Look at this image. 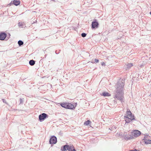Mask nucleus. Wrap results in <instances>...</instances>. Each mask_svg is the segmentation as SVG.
<instances>
[{"label": "nucleus", "mask_w": 151, "mask_h": 151, "mask_svg": "<svg viewBox=\"0 0 151 151\" xmlns=\"http://www.w3.org/2000/svg\"><path fill=\"white\" fill-rule=\"evenodd\" d=\"M141 134V132L137 130H134L133 132H132V134L133 136L135 137H138Z\"/></svg>", "instance_id": "nucleus-7"}, {"label": "nucleus", "mask_w": 151, "mask_h": 151, "mask_svg": "<svg viewBox=\"0 0 151 151\" xmlns=\"http://www.w3.org/2000/svg\"><path fill=\"white\" fill-rule=\"evenodd\" d=\"M99 26V23L96 19H94L91 24V28L92 29H95L97 28Z\"/></svg>", "instance_id": "nucleus-3"}, {"label": "nucleus", "mask_w": 151, "mask_h": 151, "mask_svg": "<svg viewBox=\"0 0 151 151\" xmlns=\"http://www.w3.org/2000/svg\"><path fill=\"white\" fill-rule=\"evenodd\" d=\"M149 96H151V93L149 95Z\"/></svg>", "instance_id": "nucleus-35"}, {"label": "nucleus", "mask_w": 151, "mask_h": 151, "mask_svg": "<svg viewBox=\"0 0 151 151\" xmlns=\"http://www.w3.org/2000/svg\"><path fill=\"white\" fill-rule=\"evenodd\" d=\"M94 61L95 62H91V63H98L99 62V60L97 59H95V60H94Z\"/></svg>", "instance_id": "nucleus-23"}, {"label": "nucleus", "mask_w": 151, "mask_h": 151, "mask_svg": "<svg viewBox=\"0 0 151 151\" xmlns=\"http://www.w3.org/2000/svg\"><path fill=\"white\" fill-rule=\"evenodd\" d=\"M125 80L120 79L115 85L116 89L114 91V98L115 99L119 100L122 103L123 101V88L124 85Z\"/></svg>", "instance_id": "nucleus-1"}, {"label": "nucleus", "mask_w": 151, "mask_h": 151, "mask_svg": "<svg viewBox=\"0 0 151 151\" xmlns=\"http://www.w3.org/2000/svg\"><path fill=\"white\" fill-rule=\"evenodd\" d=\"M48 117V115L45 113H43L39 116V120L40 122H42Z\"/></svg>", "instance_id": "nucleus-2"}, {"label": "nucleus", "mask_w": 151, "mask_h": 151, "mask_svg": "<svg viewBox=\"0 0 151 151\" xmlns=\"http://www.w3.org/2000/svg\"><path fill=\"white\" fill-rule=\"evenodd\" d=\"M46 55H45V58H46Z\"/></svg>", "instance_id": "nucleus-32"}, {"label": "nucleus", "mask_w": 151, "mask_h": 151, "mask_svg": "<svg viewBox=\"0 0 151 151\" xmlns=\"http://www.w3.org/2000/svg\"><path fill=\"white\" fill-rule=\"evenodd\" d=\"M123 136L124 137V139L126 140H128L134 138V137L132 136V135H131V134H126L125 135L124 134Z\"/></svg>", "instance_id": "nucleus-10"}, {"label": "nucleus", "mask_w": 151, "mask_h": 151, "mask_svg": "<svg viewBox=\"0 0 151 151\" xmlns=\"http://www.w3.org/2000/svg\"><path fill=\"white\" fill-rule=\"evenodd\" d=\"M60 105L61 106L65 109H67V103H60Z\"/></svg>", "instance_id": "nucleus-15"}, {"label": "nucleus", "mask_w": 151, "mask_h": 151, "mask_svg": "<svg viewBox=\"0 0 151 151\" xmlns=\"http://www.w3.org/2000/svg\"><path fill=\"white\" fill-rule=\"evenodd\" d=\"M75 105L70 103H67V109L73 110L75 109L77 104V103H75Z\"/></svg>", "instance_id": "nucleus-6"}, {"label": "nucleus", "mask_w": 151, "mask_h": 151, "mask_svg": "<svg viewBox=\"0 0 151 151\" xmlns=\"http://www.w3.org/2000/svg\"><path fill=\"white\" fill-rule=\"evenodd\" d=\"M68 147V145H65L61 147L60 150L61 151H67Z\"/></svg>", "instance_id": "nucleus-12"}, {"label": "nucleus", "mask_w": 151, "mask_h": 151, "mask_svg": "<svg viewBox=\"0 0 151 151\" xmlns=\"http://www.w3.org/2000/svg\"><path fill=\"white\" fill-rule=\"evenodd\" d=\"M37 22V21H35V22Z\"/></svg>", "instance_id": "nucleus-37"}, {"label": "nucleus", "mask_w": 151, "mask_h": 151, "mask_svg": "<svg viewBox=\"0 0 151 151\" xmlns=\"http://www.w3.org/2000/svg\"><path fill=\"white\" fill-rule=\"evenodd\" d=\"M101 95L104 97L109 96H111V94H110L108 92H103Z\"/></svg>", "instance_id": "nucleus-14"}, {"label": "nucleus", "mask_w": 151, "mask_h": 151, "mask_svg": "<svg viewBox=\"0 0 151 151\" xmlns=\"http://www.w3.org/2000/svg\"><path fill=\"white\" fill-rule=\"evenodd\" d=\"M143 139L145 144H151V140L150 139H147L146 138H145V137Z\"/></svg>", "instance_id": "nucleus-13"}, {"label": "nucleus", "mask_w": 151, "mask_h": 151, "mask_svg": "<svg viewBox=\"0 0 151 151\" xmlns=\"http://www.w3.org/2000/svg\"><path fill=\"white\" fill-rule=\"evenodd\" d=\"M37 22V21H35V22Z\"/></svg>", "instance_id": "nucleus-36"}, {"label": "nucleus", "mask_w": 151, "mask_h": 151, "mask_svg": "<svg viewBox=\"0 0 151 151\" xmlns=\"http://www.w3.org/2000/svg\"><path fill=\"white\" fill-rule=\"evenodd\" d=\"M35 61L33 60H32L29 61V63L31 66H33L35 64Z\"/></svg>", "instance_id": "nucleus-18"}, {"label": "nucleus", "mask_w": 151, "mask_h": 151, "mask_svg": "<svg viewBox=\"0 0 151 151\" xmlns=\"http://www.w3.org/2000/svg\"><path fill=\"white\" fill-rule=\"evenodd\" d=\"M18 26H19V27H20V28H24V27H23V24L22 23H21L20 22H19L18 23Z\"/></svg>", "instance_id": "nucleus-21"}, {"label": "nucleus", "mask_w": 151, "mask_h": 151, "mask_svg": "<svg viewBox=\"0 0 151 151\" xmlns=\"http://www.w3.org/2000/svg\"><path fill=\"white\" fill-rule=\"evenodd\" d=\"M7 36V34L4 32H1L0 33V40H4Z\"/></svg>", "instance_id": "nucleus-9"}, {"label": "nucleus", "mask_w": 151, "mask_h": 151, "mask_svg": "<svg viewBox=\"0 0 151 151\" xmlns=\"http://www.w3.org/2000/svg\"><path fill=\"white\" fill-rule=\"evenodd\" d=\"M101 64L102 66H105V63L104 62H102L101 63Z\"/></svg>", "instance_id": "nucleus-27"}, {"label": "nucleus", "mask_w": 151, "mask_h": 151, "mask_svg": "<svg viewBox=\"0 0 151 151\" xmlns=\"http://www.w3.org/2000/svg\"><path fill=\"white\" fill-rule=\"evenodd\" d=\"M2 100L3 102L5 103L6 104H7V103H6V101L5 99H2Z\"/></svg>", "instance_id": "nucleus-28"}, {"label": "nucleus", "mask_w": 151, "mask_h": 151, "mask_svg": "<svg viewBox=\"0 0 151 151\" xmlns=\"http://www.w3.org/2000/svg\"><path fill=\"white\" fill-rule=\"evenodd\" d=\"M133 66V64L132 63H128L126 65V69L127 70L128 69H129L131 67H132Z\"/></svg>", "instance_id": "nucleus-17"}, {"label": "nucleus", "mask_w": 151, "mask_h": 151, "mask_svg": "<svg viewBox=\"0 0 151 151\" xmlns=\"http://www.w3.org/2000/svg\"><path fill=\"white\" fill-rule=\"evenodd\" d=\"M55 53H56V54H58V52H57L56 51H55Z\"/></svg>", "instance_id": "nucleus-31"}, {"label": "nucleus", "mask_w": 151, "mask_h": 151, "mask_svg": "<svg viewBox=\"0 0 151 151\" xmlns=\"http://www.w3.org/2000/svg\"><path fill=\"white\" fill-rule=\"evenodd\" d=\"M150 14L151 15V11L150 12Z\"/></svg>", "instance_id": "nucleus-34"}, {"label": "nucleus", "mask_w": 151, "mask_h": 151, "mask_svg": "<svg viewBox=\"0 0 151 151\" xmlns=\"http://www.w3.org/2000/svg\"><path fill=\"white\" fill-rule=\"evenodd\" d=\"M55 53H56V54H58V52H57L56 51H55Z\"/></svg>", "instance_id": "nucleus-30"}, {"label": "nucleus", "mask_w": 151, "mask_h": 151, "mask_svg": "<svg viewBox=\"0 0 151 151\" xmlns=\"http://www.w3.org/2000/svg\"><path fill=\"white\" fill-rule=\"evenodd\" d=\"M20 4V1L19 0H14L13 2L12 1L8 5L11 6L12 4H14L15 6H17L19 5Z\"/></svg>", "instance_id": "nucleus-11"}, {"label": "nucleus", "mask_w": 151, "mask_h": 151, "mask_svg": "<svg viewBox=\"0 0 151 151\" xmlns=\"http://www.w3.org/2000/svg\"><path fill=\"white\" fill-rule=\"evenodd\" d=\"M7 36H8L6 37H7V40H8L9 39V37H10L11 35L9 33H8V35H7Z\"/></svg>", "instance_id": "nucleus-25"}, {"label": "nucleus", "mask_w": 151, "mask_h": 151, "mask_svg": "<svg viewBox=\"0 0 151 151\" xmlns=\"http://www.w3.org/2000/svg\"><path fill=\"white\" fill-rule=\"evenodd\" d=\"M87 34L85 33H82L81 34V36L82 37H84L86 36Z\"/></svg>", "instance_id": "nucleus-22"}, {"label": "nucleus", "mask_w": 151, "mask_h": 151, "mask_svg": "<svg viewBox=\"0 0 151 151\" xmlns=\"http://www.w3.org/2000/svg\"><path fill=\"white\" fill-rule=\"evenodd\" d=\"M90 123H91V122L89 120H88L85 122L84 124L87 126L89 125Z\"/></svg>", "instance_id": "nucleus-19"}, {"label": "nucleus", "mask_w": 151, "mask_h": 151, "mask_svg": "<svg viewBox=\"0 0 151 151\" xmlns=\"http://www.w3.org/2000/svg\"><path fill=\"white\" fill-rule=\"evenodd\" d=\"M68 151H76V149L74 148V147L72 146H70L69 145V147L68 149Z\"/></svg>", "instance_id": "nucleus-16"}, {"label": "nucleus", "mask_w": 151, "mask_h": 151, "mask_svg": "<svg viewBox=\"0 0 151 151\" xmlns=\"http://www.w3.org/2000/svg\"><path fill=\"white\" fill-rule=\"evenodd\" d=\"M18 44L19 45V46H20L23 44L24 42L22 41L21 40H19L18 41Z\"/></svg>", "instance_id": "nucleus-20"}, {"label": "nucleus", "mask_w": 151, "mask_h": 151, "mask_svg": "<svg viewBox=\"0 0 151 151\" xmlns=\"http://www.w3.org/2000/svg\"><path fill=\"white\" fill-rule=\"evenodd\" d=\"M129 151H133V150H129Z\"/></svg>", "instance_id": "nucleus-33"}, {"label": "nucleus", "mask_w": 151, "mask_h": 151, "mask_svg": "<svg viewBox=\"0 0 151 151\" xmlns=\"http://www.w3.org/2000/svg\"><path fill=\"white\" fill-rule=\"evenodd\" d=\"M150 136L148 135H145L144 136V138L145 137V138H146L147 139H148Z\"/></svg>", "instance_id": "nucleus-24"}, {"label": "nucleus", "mask_w": 151, "mask_h": 151, "mask_svg": "<svg viewBox=\"0 0 151 151\" xmlns=\"http://www.w3.org/2000/svg\"><path fill=\"white\" fill-rule=\"evenodd\" d=\"M133 151H140L139 150H138L137 149H134V150H133Z\"/></svg>", "instance_id": "nucleus-29"}, {"label": "nucleus", "mask_w": 151, "mask_h": 151, "mask_svg": "<svg viewBox=\"0 0 151 151\" xmlns=\"http://www.w3.org/2000/svg\"><path fill=\"white\" fill-rule=\"evenodd\" d=\"M124 119H125V121L126 122L125 124L127 123H129L133 120H137L135 118L132 117L129 118V117H127V116H124Z\"/></svg>", "instance_id": "nucleus-5"}, {"label": "nucleus", "mask_w": 151, "mask_h": 151, "mask_svg": "<svg viewBox=\"0 0 151 151\" xmlns=\"http://www.w3.org/2000/svg\"><path fill=\"white\" fill-rule=\"evenodd\" d=\"M23 101L21 98L20 99V104H23Z\"/></svg>", "instance_id": "nucleus-26"}, {"label": "nucleus", "mask_w": 151, "mask_h": 151, "mask_svg": "<svg viewBox=\"0 0 151 151\" xmlns=\"http://www.w3.org/2000/svg\"><path fill=\"white\" fill-rule=\"evenodd\" d=\"M125 116H127V117H130L135 118L134 114H133L129 109H127L126 112V115Z\"/></svg>", "instance_id": "nucleus-8"}, {"label": "nucleus", "mask_w": 151, "mask_h": 151, "mask_svg": "<svg viewBox=\"0 0 151 151\" xmlns=\"http://www.w3.org/2000/svg\"><path fill=\"white\" fill-rule=\"evenodd\" d=\"M57 137L53 135L51 137L49 140V143L52 145L55 144L57 142Z\"/></svg>", "instance_id": "nucleus-4"}]
</instances>
